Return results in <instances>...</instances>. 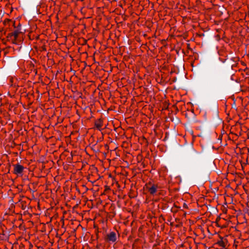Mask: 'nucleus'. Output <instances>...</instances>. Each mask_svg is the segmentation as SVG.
Wrapping results in <instances>:
<instances>
[{
  "label": "nucleus",
  "mask_w": 249,
  "mask_h": 249,
  "mask_svg": "<svg viewBox=\"0 0 249 249\" xmlns=\"http://www.w3.org/2000/svg\"><path fill=\"white\" fill-rule=\"evenodd\" d=\"M177 81V78H176L174 80V82H176Z\"/></svg>",
  "instance_id": "f8f14e48"
},
{
  "label": "nucleus",
  "mask_w": 249,
  "mask_h": 249,
  "mask_svg": "<svg viewBox=\"0 0 249 249\" xmlns=\"http://www.w3.org/2000/svg\"><path fill=\"white\" fill-rule=\"evenodd\" d=\"M217 81V77L216 74L214 73L213 75L212 81L213 83H215Z\"/></svg>",
  "instance_id": "6e6552de"
},
{
  "label": "nucleus",
  "mask_w": 249,
  "mask_h": 249,
  "mask_svg": "<svg viewBox=\"0 0 249 249\" xmlns=\"http://www.w3.org/2000/svg\"><path fill=\"white\" fill-rule=\"evenodd\" d=\"M148 190L151 195H154L157 191V187L153 185L148 188Z\"/></svg>",
  "instance_id": "39448f33"
},
{
  "label": "nucleus",
  "mask_w": 249,
  "mask_h": 249,
  "mask_svg": "<svg viewBox=\"0 0 249 249\" xmlns=\"http://www.w3.org/2000/svg\"><path fill=\"white\" fill-rule=\"evenodd\" d=\"M195 152L192 145L188 146L187 147H185L182 150V153L184 156H187L190 153H192Z\"/></svg>",
  "instance_id": "f03ea898"
},
{
  "label": "nucleus",
  "mask_w": 249,
  "mask_h": 249,
  "mask_svg": "<svg viewBox=\"0 0 249 249\" xmlns=\"http://www.w3.org/2000/svg\"><path fill=\"white\" fill-rule=\"evenodd\" d=\"M11 36V33H10V34H8V35L7 37H12V36Z\"/></svg>",
  "instance_id": "9d476101"
},
{
  "label": "nucleus",
  "mask_w": 249,
  "mask_h": 249,
  "mask_svg": "<svg viewBox=\"0 0 249 249\" xmlns=\"http://www.w3.org/2000/svg\"><path fill=\"white\" fill-rule=\"evenodd\" d=\"M95 125L97 128L100 130V127L102 125V121L101 119H99L97 121H96L95 123Z\"/></svg>",
  "instance_id": "20e7f679"
},
{
  "label": "nucleus",
  "mask_w": 249,
  "mask_h": 249,
  "mask_svg": "<svg viewBox=\"0 0 249 249\" xmlns=\"http://www.w3.org/2000/svg\"><path fill=\"white\" fill-rule=\"evenodd\" d=\"M17 29H19V31H21V24L20 23L18 24V26L17 27Z\"/></svg>",
  "instance_id": "1a4fd4ad"
},
{
  "label": "nucleus",
  "mask_w": 249,
  "mask_h": 249,
  "mask_svg": "<svg viewBox=\"0 0 249 249\" xmlns=\"http://www.w3.org/2000/svg\"><path fill=\"white\" fill-rule=\"evenodd\" d=\"M221 240L218 241L217 243L223 248H225V242L223 240V238L220 237Z\"/></svg>",
  "instance_id": "0eeeda50"
},
{
  "label": "nucleus",
  "mask_w": 249,
  "mask_h": 249,
  "mask_svg": "<svg viewBox=\"0 0 249 249\" xmlns=\"http://www.w3.org/2000/svg\"><path fill=\"white\" fill-rule=\"evenodd\" d=\"M14 173L17 175L21 174L24 169V167L19 164L14 165Z\"/></svg>",
  "instance_id": "f257e3e1"
},
{
  "label": "nucleus",
  "mask_w": 249,
  "mask_h": 249,
  "mask_svg": "<svg viewBox=\"0 0 249 249\" xmlns=\"http://www.w3.org/2000/svg\"><path fill=\"white\" fill-rule=\"evenodd\" d=\"M106 190H109L110 189L109 187H108V186H106Z\"/></svg>",
  "instance_id": "9b49d317"
},
{
  "label": "nucleus",
  "mask_w": 249,
  "mask_h": 249,
  "mask_svg": "<svg viewBox=\"0 0 249 249\" xmlns=\"http://www.w3.org/2000/svg\"><path fill=\"white\" fill-rule=\"evenodd\" d=\"M106 239L107 241L114 242L116 241V234L114 232H111L107 234Z\"/></svg>",
  "instance_id": "7ed1b4c3"
},
{
  "label": "nucleus",
  "mask_w": 249,
  "mask_h": 249,
  "mask_svg": "<svg viewBox=\"0 0 249 249\" xmlns=\"http://www.w3.org/2000/svg\"><path fill=\"white\" fill-rule=\"evenodd\" d=\"M20 33H21V32L19 31V29H17L14 32L11 33V35L13 36H14L15 40H16L18 36V34Z\"/></svg>",
  "instance_id": "423d86ee"
}]
</instances>
